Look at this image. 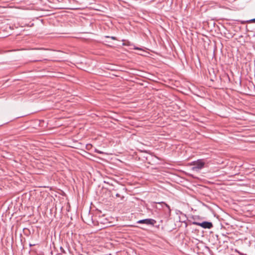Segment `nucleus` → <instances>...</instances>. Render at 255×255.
<instances>
[{
    "label": "nucleus",
    "mask_w": 255,
    "mask_h": 255,
    "mask_svg": "<svg viewBox=\"0 0 255 255\" xmlns=\"http://www.w3.org/2000/svg\"><path fill=\"white\" fill-rule=\"evenodd\" d=\"M206 162L204 159H198L197 161H193L192 163L193 167L192 170L193 171H198L199 170L203 168L205 166Z\"/></svg>",
    "instance_id": "1"
},
{
    "label": "nucleus",
    "mask_w": 255,
    "mask_h": 255,
    "mask_svg": "<svg viewBox=\"0 0 255 255\" xmlns=\"http://www.w3.org/2000/svg\"><path fill=\"white\" fill-rule=\"evenodd\" d=\"M249 22H255V18H254V19H251Z\"/></svg>",
    "instance_id": "5"
},
{
    "label": "nucleus",
    "mask_w": 255,
    "mask_h": 255,
    "mask_svg": "<svg viewBox=\"0 0 255 255\" xmlns=\"http://www.w3.org/2000/svg\"><path fill=\"white\" fill-rule=\"evenodd\" d=\"M156 223V221L152 219H145L139 220L137 222V224H144L147 225L154 226Z\"/></svg>",
    "instance_id": "2"
},
{
    "label": "nucleus",
    "mask_w": 255,
    "mask_h": 255,
    "mask_svg": "<svg viewBox=\"0 0 255 255\" xmlns=\"http://www.w3.org/2000/svg\"><path fill=\"white\" fill-rule=\"evenodd\" d=\"M164 204H165L166 207H167L169 209V210H170L169 206L168 205H167V204L165 203Z\"/></svg>",
    "instance_id": "6"
},
{
    "label": "nucleus",
    "mask_w": 255,
    "mask_h": 255,
    "mask_svg": "<svg viewBox=\"0 0 255 255\" xmlns=\"http://www.w3.org/2000/svg\"><path fill=\"white\" fill-rule=\"evenodd\" d=\"M41 61L40 60H34L33 62H36V61Z\"/></svg>",
    "instance_id": "7"
},
{
    "label": "nucleus",
    "mask_w": 255,
    "mask_h": 255,
    "mask_svg": "<svg viewBox=\"0 0 255 255\" xmlns=\"http://www.w3.org/2000/svg\"><path fill=\"white\" fill-rule=\"evenodd\" d=\"M106 37H108V38H111L113 40H116V38L115 37H114V36H112V37L106 36Z\"/></svg>",
    "instance_id": "4"
},
{
    "label": "nucleus",
    "mask_w": 255,
    "mask_h": 255,
    "mask_svg": "<svg viewBox=\"0 0 255 255\" xmlns=\"http://www.w3.org/2000/svg\"><path fill=\"white\" fill-rule=\"evenodd\" d=\"M193 224L201 226L204 229H211L213 227V224L211 222L205 221L202 223L193 222Z\"/></svg>",
    "instance_id": "3"
},
{
    "label": "nucleus",
    "mask_w": 255,
    "mask_h": 255,
    "mask_svg": "<svg viewBox=\"0 0 255 255\" xmlns=\"http://www.w3.org/2000/svg\"><path fill=\"white\" fill-rule=\"evenodd\" d=\"M116 196H117V197H120V194H118V193H117V194H116Z\"/></svg>",
    "instance_id": "8"
}]
</instances>
